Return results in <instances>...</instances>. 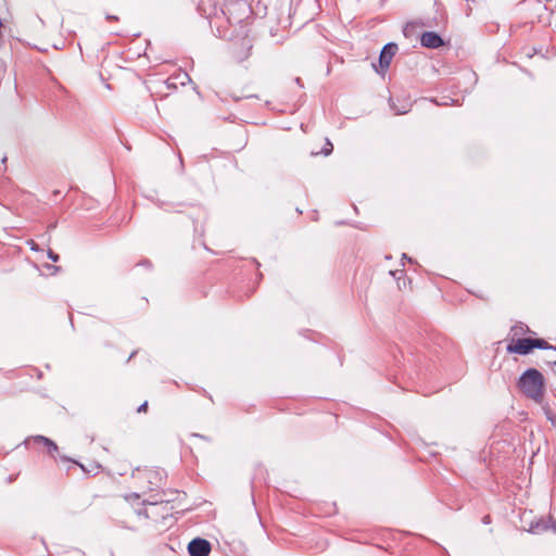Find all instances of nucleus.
Returning a JSON list of instances; mask_svg holds the SVG:
<instances>
[{
    "label": "nucleus",
    "mask_w": 556,
    "mask_h": 556,
    "mask_svg": "<svg viewBox=\"0 0 556 556\" xmlns=\"http://www.w3.org/2000/svg\"><path fill=\"white\" fill-rule=\"evenodd\" d=\"M62 459L71 462V459H68V458H66V457H62ZM72 463H73V464H75V465H78V466H79V467H80V468H81L83 470H85V467H84V465H81V464H78V463H76V462H73V460H72Z\"/></svg>",
    "instance_id": "obj_22"
},
{
    "label": "nucleus",
    "mask_w": 556,
    "mask_h": 556,
    "mask_svg": "<svg viewBox=\"0 0 556 556\" xmlns=\"http://www.w3.org/2000/svg\"><path fill=\"white\" fill-rule=\"evenodd\" d=\"M540 405L542 406L546 419L552 424V426L556 427V414L547 404H544V402Z\"/></svg>",
    "instance_id": "obj_9"
},
{
    "label": "nucleus",
    "mask_w": 556,
    "mask_h": 556,
    "mask_svg": "<svg viewBox=\"0 0 556 556\" xmlns=\"http://www.w3.org/2000/svg\"><path fill=\"white\" fill-rule=\"evenodd\" d=\"M217 35L220 38H230L231 37V35L228 34L227 29H220L219 26H217Z\"/></svg>",
    "instance_id": "obj_13"
},
{
    "label": "nucleus",
    "mask_w": 556,
    "mask_h": 556,
    "mask_svg": "<svg viewBox=\"0 0 556 556\" xmlns=\"http://www.w3.org/2000/svg\"><path fill=\"white\" fill-rule=\"evenodd\" d=\"M546 4L552 2V0H543Z\"/></svg>",
    "instance_id": "obj_29"
},
{
    "label": "nucleus",
    "mask_w": 556,
    "mask_h": 556,
    "mask_svg": "<svg viewBox=\"0 0 556 556\" xmlns=\"http://www.w3.org/2000/svg\"><path fill=\"white\" fill-rule=\"evenodd\" d=\"M28 244L30 245V249H31L33 251H38V250H39L38 245L35 243V241H34V240H30V241L28 242Z\"/></svg>",
    "instance_id": "obj_19"
},
{
    "label": "nucleus",
    "mask_w": 556,
    "mask_h": 556,
    "mask_svg": "<svg viewBox=\"0 0 556 556\" xmlns=\"http://www.w3.org/2000/svg\"><path fill=\"white\" fill-rule=\"evenodd\" d=\"M548 365L551 366L552 371L556 375V361L549 362Z\"/></svg>",
    "instance_id": "obj_20"
},
{
    "label": "nucleus",
    "mask_w": 556,
    "mask_h": 556,
    "mask_svg": "<svg viewBox=\"0 0 556 556\" xmlns=\"http://www.w3.org/2000/svg\"><path fill=\"white\" fill-rule=\"evenodd\" d=\"M223 14L230 25H240L251 14V8L247 0H226Z\"/></svg>",
    "instance_id": "obj_2"
},
{
    "label": "nucleus",
    "mask_w": 556,
    "mask_h": 556,
    "mask_svg": "<svg viewBox=\"0 0 556 556\" xmlns=\"http://www.w3.org/2000/svg\"><path fill=\"white\" fill-rule=\"evenodd\" d=\"M547 529V526L545 522H536L535 525H531L530 531L533 533H538L540 531H544Z\"/></svg>",
    "instance_id": "obj_12"
},
{
    "label": "nucleus",
    "mask_w": 556,
    "mask_h": 556,
    "mask_svg": "<svg viewBox=\"0 0 556 556\" xmlns=\"http://www.w3.org/2000/svg\"><path fill=\"white\" fill-rule=\"evenodd\" d=\"M48 257L52 261V262H58L60 260V256L59 254H56L55 252H53L51 249L48 250Z\"/></svg>",
    "instance_id": "obj_15"
},
{
    "label": "nucleus",
    "mask_w": 556,
    "mask_h": 556,
    "mask_svg": "<svg viewBox=\"0 0 556 556\" xmlns=\"http://www.w3.org/2000/svg\"><path fill=\"white\" fill-rule=\"evenodd\" d=\"M406 111H397L396 114H405Z\"/></svg>",
    "instance_id": "obj_28"
},
{
    "label": "nucleus",
    "mask_w": 556,
    "mask_h": 556,
    "mask_svg": "<svg viewBox=\"0 0 556 556\" xmlns=\"http://www.w3.org/2000/svg\"><path fill=\"white\" fill-rule=\"evenodd\" d=\"M211 549V543L201 538H195L188 544V553L190 556H208Z\"/></svg>",
    "instance_id": "obj_5"
},
{
    "label": "nucleus",
    "mask_w": 556,
    "mask_h": 556,
    "mask_svg": "<svg viewBox=\"0 0 556 556\" xmlns=\"http://www.w3.org/2000/svg\"><path fill=\"white\" fill-rule=\"evenodd\" d=\"M327 146H329L330 148L328 149V147H325V149H324L325 155H328L332 150V144L329 141L327 142Z\"/></svg>",
    "instance_id": "obj_18"
},
{
    "label": "nucleus",
    "mask_w": 556,
    "mask_h": 556,
    "mask_svg": "<svg viewBox=\"0 0 556 556\" xmlns=\"http://www.w3.org/2000/svg\"><path fill=\"white\" fill-rule=\"evenodd\" d=\"M166 86L168 89H176L177 88V81L172 77H169L166 81Z\"/></svg>",
    "instance_id": "obj_14"
},
{
    "label": "nucleus",
    "mask_w": 556,
    "mask_h": 556,
    "mask_svg": "<svg viewBox=\"0 0 556 556\" xmlns=\"http://www.w3.org/2000/svg\"><path fill=\"white\" fill-rule=\"evenodd\" d=\"M53 269H54V271H60V270H61V267H59V266H53Z\"/></svg>",
    "instance_id": "obj_26"
},
{
    "label": "nucleus",
    "mask_w": 556,
    "mask_h": 556,
    "mask_svg": "<svg viewBox=\"0 0 556 556\" xmlns=\"http://www.w3.org/2000/svg\"><path fill=\"white\" fill-rule=\"evenodd\" d=\"M140 264L143 265V266H148V267L151 266V262L149 260H144Z\"/></svg>",
    "instance_id": "obj_23"
},
{
    "label": "nucleus",
    "mask_w": 556,
    "mask_h": 556,
    "mask_svg": "<svg viewBox=\"0 0 556 556\" xmlns=\"http://www.w3.org/2000/svg\"><path fill=\"white\" fill-rule=\"evenodd\" d=\"M192 435H193V437H197V438H200V439H204V440H206V438H205L204 435L199 434V433H193Z\"/></svg>",
    "instance_id": "obj_25"
},
{
    "label": "nucleus",
    "mask_w": 556,
    "mask_h": 556,
    "mask_svg": "<svg viewBox=\"0 0 556 556\" xmlns=\"http://www.w3.org/2000/svg\"><path fill=\"white\" fill-rule=\"evenodd\" d=\"M173 78L177 81V84L181 86H186L189 81H191V78L187 72H179Z\"/></svg>",
    "instance_id": "obj_11"
},
{
    "label": "nucleus",
    "mask_w": 556,
    "mask_h": 556,
    "mask_svg": "<svg viewBox=\"0 0 556 556\" xmlns=\"http://www.w3.org/2000/svg\"><path fill=\"white\" fill-rule=\"evenodd\" d=\"M136 354H137V351H134V352L129 355V357H128L127 362H130V361L135 357V355H136Z\"/></svg>",
    "instance_id": "obj_24"
},
{
    "label": "nucleus",
    "mask_w": 556,
    "mask_h": 556,
    "mask_svg": "<svg viewBox=\"0 0 556 556\" xmlns=\"http://www.w3.org/2000/svg\"><path fill=\"white\" fill-rule=\"evenodd\" d=\"M105 18H106L108 21H117V20H118V17H117V16H115V15H110V14H108Z\"/></svg>",
    "instance_id": "obj_21"
},
{
    "label": "nucleus",
    "mask_w": 556,
    "mask_h": 556,
    "mask_svg": "<svg viewBox=\"0 0 556 556\" xmlns=\"http://www.w3.org/2000/svg\"><path fill=\"white\" fill-rule=\"evenodd\" d=\"M148 409V402H143L138 408H137V412L138 413H146Z\"/></svg>",
    "instance_id": "obj_16"
},
{
    "label": "nucleus",
    "mask_w": 556,
    "mask_h": 556,
    "mask_svg": "<svg viewBox=\"0 0 556 556\" xmlns=\"http://www.w3.org/2000/svg\"><path fill=\"white\" fill-rule=\"evenodd\" d=\"M397 52V45L394 42L387 43L379 55V67H375L376 72L379 74H384L387 70L389 68L391 61L395 53Z\"/></svg>",
    "instance_id": "obj_3"
},
{
    "label": "nucleus",
    "mask_w": 556,
    "mask_h": 556,
    "mask_svg": "<svg viewBox=\"0 0 556 556\" xmlns=\"http://www.w3.org/2000/svg\"><path fill=\"white\" fill-rule=\"evenodd\" d=\"M532 338H517L510 340L506 346V351L510 354L528 355L533 351Z\"/></svg>",
    "instance_id": "obj_4"
},
{
    "label": "nucleus",
    "mask_w": 556,
    "mask_h": 556,
    "mask_svg": "<svg viewBox=\"0 0 556 556\" xmlns=\"http://www.w3.org/2000/svg\"><path fill=\"white\" fill-rule=\"evenodd\" d=\"M528 332H531V330L527 325L517 323L509 330V341L516 340L517 338H522Z\"/></svg>",
    "instance_id": "obj_8"
},
{
    "label": "nucleus",
    "mask_w": 556,
    "mask_h": 556,
    "mask_svg": "<svg viewBox=\"0 0 556 556\" xmlns=\"http://www.w3.org/2000/svg\"><path fill=\"white\" fill-rule=\"evenodd\" d=\"M59 194H60V191H59V190L53 191V195H54V197H56V195H59Z\"/></svg>",
    "instance_id": "obj_27"
},
{
    "label": "nucleus",
    "mask_w": 556,
    "mask_h": 556,
    "mask_svg": "<svg viewBox=\"0 0 556 556\" xmlns=\"http://www.w3.org/2000/svg\"><path fill=\"white\" fill-rule=\"evenodd\" d=\"M532 342H533V348L534 349H541V350H556V348H554L553 345H551L546 340L544 339H533L532 338Z\"/></svg>",
    "instance_id": "obj_10"
},
{
    "label": "nucleus",
    "mask_w": 556,
    "mask_h": 556,
    "mask_svg": "<svg viewBox=\"0 0 556 556\" xmlns=\"http://www.w3.org/2000/svg\"><path fill=\"white\" fill-rule=\"evenodd\" d=\"M31 441L35 444L43 445L45 447H47L48 454L51 455L52 457H54V454L58 453V451H59L58 445L52 440H50L49 438H46L43 435H36V437L28 438L25 440L24 443L26 445H28Z\"/></svg>",
    "instance_id": "obj_7"
},
{
    "label": "nucleus",
    "mask_w": 556,
    "mask_h": 556,
    "mask_svg": "<svg viewBox=\"0 0 556 556\" xmlns=\"http://www.w3.org/2000/svg\"><path fill=\"white\" fill-rule=\"evenodd\" d=\"M420 43L428 49H438L444 45V40L434 31H425L420 37Z\"/></svg>",
    "instance_id": "obj_6"
},
{
    "label": "nucleus",
    "mask_w": 556,
    "mask_h": 556,
    "mask_svg": "<svg viewBox=\"0 0 556 556\" xmlns=\"http://www.w3.org/2000/svg\"><path fill=\"white\" fill-rule=\"evenodd\" d=\"M415 27V23H408L404 28V35L407 37L410 29Z\"/></svg>",
    "instance_id": "obj_17"
},
{
    "label": "nucleus",
    "mask_w": 556,
    "mask_h": 556,
    "mask_svg": "<svg viewBox=\"0 0 556 556\" xmlns=\"http://www.w3.org/2000/svg\"><path fill=\"white\" fill-rule=\"evenodd\" d=\"M517 388L522 395L536 404H542L545 395L544 376L535 368H529L521 374Z\"/></svg>",
    "instance_id": "obj_1"
}]
</instances>
